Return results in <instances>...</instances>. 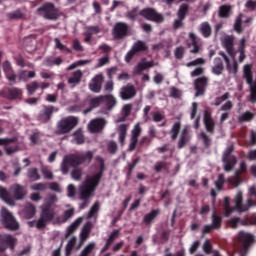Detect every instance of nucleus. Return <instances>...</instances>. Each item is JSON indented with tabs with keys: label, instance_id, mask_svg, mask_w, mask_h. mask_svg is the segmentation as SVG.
<instances>
[{
	"label": "nucleus",
	"instance_id": "c9c22d12",
	"mask_svg": "<svg viewBox=\"0 0 256 256\" xmlns=\"http://www.w3.org/2000/svg\"><path fill=\"white\" fill-rule=\"evenodd\" d=\"M243 13H240L234 22V31H236L238 33V35H241V33H243Z\"/></svg>",
	"mask_w": 256,
	"mask_h": 256
},
{
	"label": "nucleus",
	"instance_id": "052dcab7",
	"mask_svg": "<svg viewBox=\"0 0 256 256\" xmlns=\"http://www.w3.org/2000/svg\"><path fill=\"white\" fill-rule=\"evenodd\" d=\"M46 63L48 65V67H53V65H61L63 63V60L61 59V57H57V58H48L46 60Z\"/></svg>",
	"mask_w": 256,
	"mask_h": 256
},
{
	"label": "nucleus",
	"instance_id": "774afa93",
	"mask_svg": "<svg viewBox=\"0 0 256 256\" xmlns=\"http://www.w3.org/2000/svg\"><path fill=\"white\" fill-rule=\"evenodd\" d=\"M229 97H230L229 92L224 93L222 96L216 98L214 105L216 107H219V105H221V103H223L224 101H227Z\"/></svg>",
	"mask_w": 256,
	"mask_h": 256
},
{
	"label": "nucleus",
	"instance_id": "603ef678",
	"mask_svg": "<svg viewBox=\"0 0 256 256\" xmlns=\"http://www.w3.org/2000/svg\"><path fill=\"white\" fill-rule=\"evenodd\" d=\"M169 164L165 161H159L156 163V165L154 166V171H156V173H161V171H169Z\"/></svg>",
	"mask_w": 256,
	"mask_h": 256
},
{
	"label": "nucleus",
	"instance_id": "2eb2a0df",
	"mask_svg": "<svg viewBox=\"0 0 256 256\" xmlns=\"http://www.w3.org/2000/svg\"><path fill=\"white\" fill-rule=\"evenodd\" d=\"M3 71L10 85H17V73L13 70V66H11V62H9V60H6L3 63Z\"/></svg>",
	"mask_w": 256,
	"mask_h": 256
},
{
	"label": "nucleus",
	"instance_id": "69168bd1",
	"mask_svg": "<svg viewBox=\"0 0 256 256\" xmlns=\"http://www.w3.org/2000/svg\"><path fill=\"white\" fill-rule=\"evenodd\" d=\"M96 213H99V202H95L88 212V219H91L95 216Z\"/></svg>",
	"mask_w": 256,
	"mask_h": 256
},
{
	"label": "nucleus",
	"instance_id": "dca6fc26",
	"mask_svg": "<svg viewBox=\"0 0 256 256\" xmlns=\"http://www.w3.org/2000/svg\"><path fill=\"white\" fill-rule=\"evenodd\" d=\"M10 192L12 193L13 199L15 201H23V198L27 197V188L21 184H13L10 187Z\"/></svg>",
	"mask_w": 256,
	"mask_h": 256
},
{
	"label": "nucleus",
	"instance_id": "f704fd0d",
	"mask_svg": "<svg viewBox=\"0 0 256 256\" xmlns=\"http://www.w3.org/2000/svg\"><path fill=\"white\" fill-rule=\"evenodd\" d=\"M214 63L215 65L212 68V73L214 75H221L223 73V70L225 69V66L223 65V60H221V58H215Z\"/></svg>",
	"mask_w": 256,
	"mask_h": 256
},
{
	"label": "nucleus",
	"instance_id": "a211bd4d",
	"mask_svg": "<svg viewBox=\"0 0 256 256\" xmlns=\"http://www.w3.org/2000/svg\"><path fill=\"white\" fill-rule=\"evenodd\" d=\"M142 131L143 130L141 129V126L139 125V123H137L132 130V136L130 138V144H129V151H135L137 147V143H139V137H141Z\"/></svg>",
	"mask_w": 256,
	"mask_h": 256
},
{
	"label": "nucleus",
	"instance_id": "2f4dec72",
	"mask_svg": "<svg viewBox=\"0 0 256 256\" xmlns=\"http://www.w3.org/2000/svg\"><path fill=\"white\" fill-rule=\"evenodd\" d=\"M140 15H141V11L139 10V6H136L131 10H128L125 14V17L129 19V21H132V23H135V21L139 19Z\"/></svg>",
	"mask_w": 256,
	"mask_h": 256
},
{
	"label": "nucleus",
	"instance_id": "423d86ee",
	"mask_svg": "<svg viewBox=\"0 0 256 256\" xmlns=\"http://www.w3.org/2000/svg\"><path fill=\"white\" fill-rule=\"evenodd\" d=\"M1 223L4 229L8 231H17L19 230V222L17 218L13 216V213L9 209L2 207L0 210Z\"/></svg>",
	"mask_w": 256,
	"mask_h": 256
},
{
	"label": "nucleus",
	"instance_id": "58836bf2",
	"mask_svg": "<svg viewBox=\"0 0 256 256\" xmlns=\"http://www.w3.org/2000/svg\"><path fill=\"white\" fill-rule=\"evenodd\" d=\"M118 234H119L118 231H114L109 235V237H108L104 247L101 249L100 253H105V251H107L109 249V247H111V245H113V241H115V237H117Z\"/></svg>",
	"mask_w": 256,
	"mask_h": 256
},
{
	"label": "nucleus",
	"instance_id": "5fc2aeb1",
	"mask_svg": "<svg viewBox=\"0 0 256 256\" xmlns=\"http://www.w3.org/2000/svg\"><path fill=\"white\" fill-rule=\"evenodd\" d=\"M54 43L56 49H59L60 51H66V53H73V50L61 43V40L59 38H55Z\"/></svg>",
	"mask_w": 256,
	"mask_h": 256
},
{
	"label": "nucleus",
	"instance_id": "0e129e2a",
	"mask_svg": "<svg viewBox=\"0 0 256 256\" xmlns=\"http://www.w3.org/2000/svg\"><path fill=\"white\" fill-rule=\"evenodd\" d=\"M197 65H205V59L196 58L195 60L188 62L186 67H197Z\"/></svg>",
	"mask_w": 256,
	"mask_h": 256
},
{
	"label": "nucleus",
	"instance_id": "338daca9",
	"mask_svg": "<svg viewBox=\"0 0 256 256\" xmlns=\"http://www.w3.org/2000/svg\"><path fill=\"white\" fill-rule=\"evenodd\" d=\"M234 173L240 175V177L241 175H245V173H247V163L245 161L240 162L238 170H236Z\"/></svg>",
	"mask_w": 256,
	"mask_h": 256
},
{
	"label": "nucleus",
	"instance_id": "9b49d317",
	"mask_svg": "<svg viewBox=\"0 0 256 256\" xmlns=\"http://www.w3.org/2000/svg\"><path fill=\"white\" fill-rule=\"evenodd\" d=\"M0 97L8 101H21L23 99V90L18 87L0 90Z\"/></svg>",
	"mask_w": 256,
	"mask_h": 256
},
{
	"label": "nucleus",
	"instance_id": "c756f323",
	"mask_svg": "<svg viewBox=\"0 0 256 256\" xmlns=\"http://www.w3.org/2000/svg\"><path fill=\"white\" fill-rule=\"evenodd\" d=\"M211 221L212 223L210 225L213 226L215 231H219V229H221V227L223 226V217L219 216L215 211L211 215Z\"/></svg>",
	"mask_w": 256,
	"mask_h": 256
},
{
	"label": "nucleus",
	"instance_id": "4d7b16f0",
	"mask_svg": "<svg viewBox=\"0 0 256 256\" xmlns=\"http://www.w3.org/2000/svg\"><path fill=\"white\" fill-rule=\"evenodd\" d=\"M93 249H95V242H90L85 246L79 256H89L93 252Z\"/></svg>",
	"mask_w": 256,
	"mask_h": 256
},
{
	"label": "nucleus",
	"instance_id": "a878e982",
	"mask_svg": "<svg viewBox=\"0 0 256 256\" xmlns=\"http://www.w3.org/2000/svg\"><path fill=\"white\" fill-rule=\"evenodd\" d=\"M189 39H191V43L188 44L190 53H192L193 55H197V53H199V51L201 49L199 47V40H197V36L193 32L189 33ZM191 47H193V48L191 49Z\"/></svg>",
	"mask_w": 256,
	"mask_h": 256
},
{
	"label": "nucleus",
	"instance_id": "680f3d73",
	"mask_svg": "<svg viewBox=\"0 0 256 256\" xmlns=\"http://www.w3.org/2000/svg\"><path fill=\"white\" fill-rule=\"evenodd\" d=\"M200 138L203 141L204 147L206 149H209V147H211V138H209V136L205 132L200 133Z\"/></svg>",
	"mask_w": 256,
	"mask_h": 256
},
{
	"label": "nucleus",
	"instance_id": "bb28decb",
	"mask_svg": "<svg viewBox=\"0 0 256 256\" xmlns=\"http://www.w3.org/2000/svg\"><path fill=\"white\" fill-rule=\"evenodd\" d=\"M81 79H83V71L76 70L72 73L71 77L68 78V84L73 87H77L81 83Z\"/></svg>",
	"mask_w": 256,
	"mask_h": 256
},
{
	"label": "nucleus",
	"instance_id": "6ab92c4d",
	"mask_svg": "<svg viewBox=\"0 0 256 256\" xmlns=\"http://www.w3.org/2000/svg\"><path fill=\"white\" fill-rule=\"evenodd\" d=\"M137 95V90L135 86L128 84L123 86L120 91V97L122 101H129V99H133Z\"/></svg>",
	"mask_w": 256,
	"mask_h": 256
},
{
	"label": "nucleus",
	"instance_id": "72a5a7b5",
	"mask_svg": "<svg viewBox=\"0 0 256 256\" xmlns=\"http://www.w3.org/2000/svg\"><path fill=\"white\" fill-rule=\"evenodd\" d=\"M200 33L204 37V39H209L211 37L212 29L211 24L209 22H203L200 24Z\"/></svg>",
	"mask_w": 256,
	"mask_h": 256
},
{
	"label": "nucleus",
	"instance_id": "9d476101",
	"mask_svg": "<svg viewBox=\"0 0 256 256\" xmlns=\"http://www.w3.org/2000/svg\"><path fill=\"white\" fill-rule=\"evenodd\" d=\"M130 31L131 27H129V24L125 22H117L112 30V35L116 41H121V39L129 37Z\"/></svg>",
	"mask_w": 256,
	"mask_h": 256
},
{
	"label": "nucleus",
	"instance_id": "7c9ffc66",
	"mask_svg": "<svg viewBox=\"0 0 256 256\" xmlns=\"http://www.w3.org/2000/svg\"><path fill=\"white\" fill-rule=\"evenodd\" d=\"M23 213L26 219H33L34 215L37 213V209L35 208V205L28 202L24 206Z\"/></svg>",
	"mask_w": 256,
	"mask_h": 256
},
{
	"label": "nucleus",
	"instance_id": "f03ea898",
	"mask_svg": "<svg viewBox=\"0 0 256 256\" xmlns=\"http://www.w3.org/2000/svg\"><path fill=\"white\" fill-rule=\"evenodd\" d=\"M97 161L100 163L99 172L92 177H88L80 187V199H82V201H87V199L95 193V189L99 187L101 179H103V173H105V160L98 157Z\"/></svg>",
	"mask_w": 256,
	"mask_h": 256
},
{
	"label": "nucleus",
	"instance_id": "09e8293b",
	"mask_svg": "<svg viewBox=\"0 0 256 256\" xmlns=\"http://www.w3.org/2000/svg\"><path fill=\"white\" fill-rule=\"evenodd\" d=\"M77 243V238L76 237H72L65 248V255L66 256H71V253H73V248L75 247V244Z\"/></svg>",
	"mask_w": 256,
	"mask_h": 256
},
{
	"label": "nucleus",
	"instance_id": "37998d69",
	"mask_svg": "<svg viewBox=\"0 0 256 256\" xmlns=\"http://www.w3.org/2000/svg\"><path fill=\"white\" fill-rule=\"evenodd\" d=\"M88 238H89V230L87 229V226H85L80 234V242L78 247L76 248L77 251H79L81 247H83L84 243L87 241Z\"/></svg>",
	"mask_w": 256,
	"mask_h": 256
},
{
	"label": "nucleus",
	"instance_id": "f3484780",
	"mask_svg": "<svg viewBox=\"0 0 256 256\" xmlns=\"http://www.w3.org/2000/svg\"><path fill=\"white\" fill-rule=\"evenodd\" d=\"M105 125H107L105 118H95L88 124V129L90 133H101V130L105 129Z\"/></svg>",
	"mask_w": 256,
	"mask_h": 256
},
{
	"label": "nucleus",
	"instance_id": "412c9836",
	"mask_svg": "<svg viewBox=\"0 0 256 256\" xmlns=\"http://www.w3.org/2000/svg\"><path fill=\"white\" fill-rule=\"evenodd\" d=\"M104 79L105 77H103V74H98L93 77L91 82L89 83L90 91H92L93 93H101Z\"/></svg>",
	"mask_w": 256,
	"mask_h": 256
},
{
	"label": "nucleus",
	"instance_id": "39448f33",
	"mask_svg": "<svg viewBox=\"0 0 256 256\" xmlns=\"http://www.w3.org/2000/svg\"><path fill=\"white\" fill-rule=\"evenodd\" d=\"M79 125V118L75 116H67L62 118L57 122L56 125V135H67L71 133L72 130Z\"/></svg>",
	"mask_w": 256,
	"mask_h": 256
},
{
	"label": "nucleus",
	"instance_id": "e433bc0d",
	"mask_svg": "<svg viewBox=\"0 0 256 256\" xmlns=\"http://www.w3.org/2000/svg\"><path fill=\"white\" fill-rule=\"evenodd\" d=\"M7 19L10 21H19L25 17V14L21 10H14L6 14Z\"/></svg>",
	"mask_w": 256,
	"mask_h": 256
},
{
	"label": "nucleus",
	"instance_id": "4468645a",
	"mask_svg": "<svg viewBox=\"0 0 256 256\" xmlns=\"http://www.w3.org/2000/svg\"><path fill=\"white\" fill-rule=\"evenodd\" d=\"M208 85H209L208 77L202 76L200 78H197L194 81V89L196 91L195 96L201 97V95H205V91H206Z\"/></svg>",
	"mask_w": 256,
	"mask_h": 256
},
{
	"label": "nucleus",
	"instance_id": "f8f14e48",
	"mask_svg": "<svg viewBox=\"0 0 256 256\" xmlns=\"http://www.w3.org/2000/svg\"><path fill=\"white\" fill-rule=\"evenodd\" d=\"M140 17H143L146 21H153L154 23H163V21H165L163 15L159 14L153 8H144L140 10Z\"/></svg>",
	"mask_w": 256,
	"mask_h": 256
},
{
	"label": "nucleus",
	"instance_id": "1a4fd4ad",
	"mask_svg": "<svg viewBox=\"0 0 256 256\" xmlns=\"http://www.w3.org/2000/svg\"><path fill=\"white\" fill-rule=\"evenodd\" d=\"M15 247H17V238L15 236L11 234H0V256H7L5 255L7 249L13 253Z\"/></svg>",
	"mask_w": 256,
	"mask_h": 256
},
{
	"label": "nucleus",
	"instance_id": "8fccbe9b",
	"mask_svg": "<svg viewBox=\"0 0 256 256\" xmlns=\"http://www.w3.org/2000/svg\"><path fill=\"white\" fill-rule=\"evenodd\" d=\"M126 137H127V124H121L119 126V141L121 145L125 143Z\"/></svg>",
	"mask_w": 256,
	"mask_h": 256
},
{
	"label": "nucleus",
	"instance_id": "aec40b11",
	"mask_svg": "<svg viewBox=\"0 0 256 256\" xmlns=\"http://www.w3.org/2000/svg\"><path fill=\"white\" fill-rule=\"evenodd\" d=\"M75 215V209L70 208L64 211L62 216H54V219L51 221L53 225H63V223H67L69 219H71Z\"/></svg>",
	"mask_w": 256,
	"mask_h": 256
},
{
	"label": "nucleus",
	"instance_id": "13d9d810",
	"mask_svg": "<svg viewBox=\"0 0 256 256\" xmlns=\"http://www.w3.org/2000/svg\"><path fill=\"white\" fill-rule=\"evenodd\" d=\"M174 57H175V59H178V61H181V59H183V57H185V47H183V46L177 47L174 50Z\"/></svg>",
	"mask_w": 256,
	"mask_h": 256
},
{
	"label": "nucleus",
	"instance_id": "a19ab883",
	"mask_svg": "<svg viewBox=\"0 0 256 256\" xmlns=\"http://www.w3.org/2000/svg\"><path fill=\"white\" fill-rule=\"evenodd\" d=\"M179 131H181V122H175L170 130L172 141L177 140V137H179Z\"/></svg>",
	"mask_w": 256,
	"mask_h": 256
},
{
	"label": "nucleus",
	"instance_id": "7ed1b4c3",
	"mask_svg": "<svg viewBox=\"0 0 256 256\" xmlns=\"http://www.w3.org/2000/svg\"><path fill=\"white\" fill-rule=\"evenodd\" d=\"M234 207L231 206V198L226 196L224 198L223 210L225 211V216L229 217L233 211L238 213H245L249 211L251 207H256V201L253 198H248L245 203H243V192L238 191L234 197Z\"/></svg>",
	"mask_w": 256,
	"mask_h": 256
},
{
	"label": "nucleus",
	"instance_id": "c03bdc74",
	"mask_svg": "<svg viewBox=\"0 0 256 256\" xmlns=\"http://www.w3.org/2000/svg\"><path fill=\"white\" fill-rule=\"evenodd\" d=\"M101 103H105V97H103V95L92 98L89 102V105L92 107V109H97Z\"/></svg>",
	"mask_w": 256,
	"mask_h": 256
},
{
	"label": "nucleus",
	"instance_id": "c85d7f7f",
	"mask_svg": "<svg viewBox=\"0 0 256 256\" xmlns=\"http://www.w3.org/2000/svg\"><path fill=\"white\" fill-rule=\"evenodd\" d=\"M59 111V108H55L54 106H44V110L41 113V118L43 121H50L53 113Z\"/></svg>",
	"mask_w": 256,
	"mask_h": 256
},
{
	"label": "nucleus",
	"instance_id": "864d4df0",
	"mask_svg": "<svg viewBox=\"0 0 256 256\" xmlns=\"http://www.w3.org/2000/svg\"><path fill=\"white\" fill-rule=\"evenodd\" d=\"M228 183L233 185V187H239V185H241V176L234 172V176L228 178Z\"/></svg>",
	"mask_w": 256,
	"mask_h": 256
},
{
	"label": "nucleus",
	"instance_id": "4c0bfd02",
	"mask_svg": "<svg viewBox=\"0 0 256 256\" xmlns=\"http://www.w3.org/2000/svg\"><path fill=\"white\" fill-rule=\"evenodd\" d=\"M255 119V114L251 111H246L238 117V123H249Z\"/></svg>",
	"mask_w": 256,
	"mask_h": 256
},
{
	"label": "nucleus",
	"instance_id": "6e6552de",
	"mask_svg": "<svg viewBox=\"0 0 256 256\" xmlns=\"http://www.w3.org/2000/svg\"><path fill=\"white\" fill-rule=\"evenodd\" d=\"M235 148L233 146L227 147L222 155L223 169L226 173H231L232 169H235L237 165V157L233 155Z\"/></svg>",
	"mask_w": 256,
	"mask_h": 256
},
{
	"label": "nucleus",
	"instance_id": "473e14b6",
	"mask_svg": "<svg viewBox=\"0 0 256 256\" xmlns=\"http://www.w3.org/2000/svg\"><path fill=\"white\" fill-rule=\"evenodd\" d=\"M231 9V5H221L218 10V17H220V19H229L231 16Z\"/></svg>",
	"mask_w": 256,
	"mask_h": 256
},
{
	"label": "nucleus",
	"instance_id": "79ce46f5",
	"mask_svg": "<svg viewBox=\"0 0 256 256\" xmlns=\"http://www.w3.org/2000/svg\"><path fill=\"white\" fill-rule=\"evenodd\" d=\"M41 83L38 81H33L30 84L26 85V89L28 92V95H35L38 89H40Z\"/></svg>",
	"mask_w": 256,
	"mask_h": 256
},
{
	"label": "nucleus",
	"instance_id": "bf43d9fd",
	"mask_svg": "<svg viewBox=\"0 0 256 256\" xmlns=\"http://www.w3.org/2000/svg\"><path fill=\"white\" fill-rule=\"evenodd\" d=\"M202 249L206 255H211L213 253V245L211 244V241L209 239H206L203 243Z\"/></svg>",
	"mask_w": 256,
	"mask_h": 256
},
{
	"label": "nucleus",
	"instance_id": "6e6d98bb",
	"mask_svg": "<svg viewBox=\"0 0 256 256\" xmlns=\"http://www.w3.org/2000/svg\"><path fill=\"white\" fill-rule=\"evenodd\" d=\"M204 127L207 131V133H210V135L215 134V120H208L204 122Z\"/></svg>",
	"mask_w": 256,
	"mask_h": 256
},
{
	"label": "nucleus",
	"instance_id": "f257e3e1",
	"mask_svg": "<svg viewBox=\"0 0 256 256\" xmlns=\"http://www.w3.org/2000/svg\"><path fill=\"white\" fill-rule=\"evenodd\" d=\"M93 155V151H88L84 154L66 155L61 165L63 175H67V173H69V167H73L74 169L71 172L72 179H74V181H81L83 169L78 167L79 165H90L93 161Z\"/></svg>",
	"mask_w": 256,
	"mask_h": 256
},
{
	"label": "nucleus",
	"instance_id": "ddd939ff",
	"mask_svg": "<svg viewBox=\"0 0 256 256\" xmlns=\"http://www.w3.org/2000/svg\"><path fill=\"white\" fill-rule=\"evenodd\" d=\"M238 241L242 247L243 253H247V251H249V247H251V244L255 241V236H253V234L240 231L238 233Z\"/></svg>",
	"mask_w": 256,
	"mask_h": 256
},
{
	"label": "nucleus",
	"instance_id": "393cba45",
	"mask_svg": "<svg viewBox=\"0 0 256 256\" xmlns=\"http://www.w3.org/2000/svg\"><path fill=\"white\" fill-rule=\"evenodd\" d=\"M234 43L235 39L233 38V36H226L223 40V46L226 49L228 55H230V57H235Z\"/></svg>",
	"mask_w": 256,
	"mask_h": 256
},
{
	"label": "nucleus",
	"instance_id": "0eeeda50",
	"mask_svg": "<svg viewBox=\"0 0 256 256\" xmlns=\"http://www.w3.org/2000/svg\"><path fill=\"white\" fill-rule=\"evenodd\" d=\"M37 13L47 21H57L59 19V9L51 2L44 3L37 9Z\"/></svg>",
	"mask_w": 256,
	"mask_h": 256
},
{
	"label": "nucleus",
	"instance_id": "4be33fe9",
	"mask_svg": "<svg viewBox=\"0 0 256 256\" xmlns=\"http://www.w3.org/2000/svg\"><path fill=\"white\" fill-rule=\"evenodd\" d=\"M189 141H191V132L189 131V127H184L180 133L177 148L183 149Z\"/></svg>",
	"mask_w": 256,
	"mask_h": 256
},
{
	"label": "nucleus",
	"instance_id": "a18cd8bd",
	"mask_svg": "<svg viewBox=\"0 0 256 256\" xmlns=\"http://www.w3.org/2000/svg\"><path fill=\"white\" fill-rule=\"evenodd\" d=\"M132 49L136 53H141L142 51H147L149 47H147V44H145V42L138 40L136 43H134V45L132 46Z\"/></svg>",
	"mask_w": 256,
	"mask_h": 256
},
{
	"label": "nucleus",
	"instance_id": "ea45409f",
	"mask_svg": "<svg viewBox=\"0 0 256 256\" xmlns=\"http://www.w3.org/2000/svg\"><path fill=\"white\" fill-rule=\"evenodd\" d=\"M103 97H104V101L106 103L107 111H111V109H113V107H115L117 105V99H115L113 97V95H105Z\"/></svg>",
	"mask_w": 256,
	"mask_h": 256
},
{
	"label": "nucleus",
	"instance_id": "e2e57ef3",
	"mask_svg": "<svg viewBox=\"0 0 256 256\" xmlns=\"http://www.w3.org/2000/svg\"><path fill=\"white\" fill-rule=\"evenodd\" d=\"M101 32V29H99V26H87L86 27V33L85 35H97Z\"/></svg>",
	"mask_w": 256,
	"mask_h": 256
},
{
	"label": "nucleus",
	"instance_id": "b1692460",
	"mask_svg": "<svg viewBox=\"0 0 256 256\" xmlns=\"http://www.w3.org/2000/svg\"><path fill=\"white\" fill-rule=\"evenodd\" d=\"M147 61V58H142V62H139L137 66L135 67V74L136 75H141L143 71L147 69H151V67H155V62L154 61Z\"/></svg>",
	"mask_w": 256,
	"mask_h": 256
},
{
	"label": "nucleus",
	"instance_id": "49530a36",
	"mask_svg": "<svg viewBox=\"0 0 256 256\" xmlns=\"http://www.w3.org/2000/svg\"><path fill=\"white\" fill-rule=\"evenodd\" d=\"M187 13H189V4H182L178 10V19L185 20L187 17Z\"/></svg>",
	"mask_w": 256,
	"mask_h": 256
},
{
	"label": "nucleus",
	"instance_id": "20e7f679",
	"mask_svg": "<svg viewBox=\"0 0 256 256\" xmlns=\"http://www.w3.org/2000/svg\"><path fill=\"white\" fill-rule=\"evenodd\" d=\"M57 202V195H51L48 197L43 205L40 206V217L36 221V229H45L48 223H51L55 219V205Z\"/></svg>",
	"mask_w": 256,
	"mask_h": 256
},
{
	"label": "nucleus",
	"instance_id": "3c124183",
	"mask_svg": "<svg viewBox=\"0 0 256 256\" xmlns=\"http://www.w3.org/2000/svg\"><path fill=\"white\" fill-rule=\"evenodd\" d=\"M28 178H30L31 181H39V179H41L39 170L37 168H30L28 170Z\"/></svg>",
	"mask_w": 256,
	"mask_h": 256
},
{
	"label": "nucleus",
	"instance_id": "de8ad7c7",
	"mask_svg": "<svg viewBox=\"0 0 256 256\" xmlns=\"http://www.w3.org/2000/svg\"><path fill=\"white\" fill-rule=\"evenodd\" d=\"M73 137L77 145H83V143H85V136L83 135V130H81V128L73 133Z\"/></svg>",
	"mask_w": 256,
	"mask_h": 256
},
{
	"label": "nucleus",
	"instance_id": "5701e85b",
	"mask_svg": "<svg viewBox=\"0 0 256 256\" xmlns=\"http://www.w3.org/2000/svg\"><path fill=\"white\" fill-rule=\"evenodd\" d=\"M0 199L9 205L10 207H15V200L11 197V193L7 188L0 186Z\"/></svg>",
	"mask_w": 256,
	"mask_h": 256
},
{
	"label": "nucleus",
	"instance_id": "cd10ccee",
	"mask_svg": "<svg viewBox=\"0 0 256 256\" xmlns=\"http://www.w3.org/2000/svg\"><path fill=\"white\" fill-rule=\"evenodd\" d=\"M160 213H161L160 209L151 210L149 213L144 215L143 223H145V225H151V223H153V221H155V219L159 217Z\"/></svg>",
	"mask_w": 256,
	"mask_h": 256
}]
</instances>
